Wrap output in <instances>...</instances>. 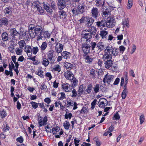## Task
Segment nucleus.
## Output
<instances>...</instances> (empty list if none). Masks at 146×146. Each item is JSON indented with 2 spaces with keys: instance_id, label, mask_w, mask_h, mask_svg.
Wrapping results in <instances>:
<instances>
[{
  "instance_id": "nucleus-12",
  "label": "nucleus",
  "mask_w": 146,
  "mask_h": 146,
  "mask_svg": "<svg viewBox=\"0 0 146 146\" xmlns=\"http://www.w3.org/2000/svg\"><path fill=\"white\" fill-rule=\"evenodd\" d=\"M24 51L27 54L29 57H30L32 55V47L29 45H27L23 49Z\"/></svg>"
},
{
  "instance_id": "nucleus-15",
  "label": "nucleus",
  "mask_w": 146,
  "mask_h": 146,
  "mask_svg": "<svg viewBox=\"0 0 146 146\" xmlns=\"http://www.w3.org/2000/svg\"><path fill=\"white\" fill-rule=\"evenodd\" d=\"M47 121V117L46 116H45L43 119H40L38 121L39 127H40L42 125H45Z\"/></svg>"
},
{
  "instance_id": "nucleus-32",
  "label": "nucleus",
  "mask_w": 146,
  "mask_h": 146,
  "mask_svg": "<svg viewBox=\"0 0 146 146\" xmlns=\"http://www.w3.org/2000/svg\"><path fill=\"white\" fill-rule=\"evenodd\" d=\"M43 73V71L40 68L37 70L36 72V74L41 78H43L44 77Z\"/></svg>"
},
{
  "instance_id": "nucleus-2",
  "label": "nucleus",
  "mask_w": 146,
  "mask_h": 146,
  "mask_svg": "<svg viewBox=\"0 0 146 146\" xmlns=\"http://www.w3.org/2000/svg\"><path fill=\"white\" fill-rule=\"evenodd\" d=\"M107 51L109 52L113 56H116L118 55L119 53V49L118 48L114 47L113 48L111 46L108 45L106 47Z\"/></svg>"
},
{
  "instance_id": "nucleus-3",
  "label": "nucleus",
  "mask_w": 146,
  "mask_h": 146,
  "mask_svg": "<svg viewBox=\"0 0 146 146\" xmlns=\"http://www.w3.org/2000/svg\"><path fill=\"white\" fill-rule=\"evenodd\" d=\"M82 50L84 53L86 55L90 52V47L88 42H86L84 43H83L82 45Z\"/></svg>"
},
{
  "instance_id": "nucleus-35",
  "label": "nucleus",
  "mask_w": 146,
  "mask_h": 146,
  "mask_svg": "<svg viewBox=\"0 0 146 146\" xmlns=\"http://www.w3.org/2000/svg\"><path fill=\"white\" fill-rule=\"evenodd\" d=\"M97 46L98 47L100 51L103 50L105 48L104 45L102 42H99L97 44Z\"/></svg>"
},
{
  "instance_id": "nucleus-40",
  "label": "nucleus",
  "mask_w": 146,
  "mask_h": 146,
  "mask_svg": "<svg viewBox=\"0 0 146 146\" xmlns=\"http://www.w3.org/2000/svg\"><path fill=\"white\" fill-rule=\"evenodd\" d=\"M77 112L80 113V114H86L88 113V110L86 107H83L80 111H78Z\"/></svg>"
},
{
  "instance_id": "nucleus-33",
  "label": "nucleus",
  "mask_w": 146,
  "mask_h": 146,
  "mask_svg": "<svg viewBox=\"0 0 146 146\" xmlns=\"http://www.w3.org/2000/svg\"><path fill=\"white\" fill-rule=\"evenodd\" d=\"M47 46V43L46 42H42L40 46L41 52L42 53L46 48Z\"/></svg>"
},
{
  "instance_id": "nucleus-53",
  "label": "nucleus",
  "mask_w": 146,
  "mask_h": 146,
  "mask_svg": "<svg viewBox=\"0 0 146 146\" xmlns=\"http://www.w3.org/2000/svg\"><path fill=\"white\" fill-rule=\"evenodd\" d=\"M122 25H123V27L126 26L127 27H129V25L128 23V22L127 20L125 19L123 20L122 23Z\"/></svg>"
},
{
  "instance_id": "nucleus-30",
  "label": "nucleus",
  "mask_w": 146,
  "mask_h": 146,
  "mask_svg": "<svg viewBox=\"0 0 146 146\" xmlns=\"http://www.w3.org/2000/svg\"><path fill=\"white\" fill-rule=\"evenodd\" d=\"M1 37L3 40L4 41H6L8 39V35L7 33L3 32L2 34Z\"/></svg>"
},
{
  "instance_id": "nucleus-58",
  "label": "nucleus",
  "mask_w": 146,
  "mask_h": 146,
  "mask_svg": "<svg viewBox=\"0 0 146 146\" xmlns=\"http://www.w3.org/2000/svg\"><path fill=\"white\" fill-rule=\"evenodd\" d=\"M72 95L71 97L72 98H75L77 96H78V93H77L76 91L74 89H73L72 91Z\"/></svg>"
},
{
  "instance_id": "nucleus-51",
  "label": "nucleus",
  "mask_w": 146,
  "mask_h": 146,
  "mask_svg": "<svg viewBox=\"0 0 146 146\" xmlns=\"http://www.w3.org/2000/svg\"><path fill=\"white\" fill-rule=\"evenodd\" d=\"M100 89L99 85L98 84H96L93 88V90L94 93H96L99 92Z\"/></svg>"
},
{
  "instance_id": "nucleus-36",
  "label": "nucleus",
  "mask_w": 146,
  "mask_h": 146,
  "mask_svg": "<svg viewBox=\"0 0 146 146\" xmlns=\"http://www.w3.org/2000/svg\"><path fill=\"white\" fill-rule=\"evenodd\" d=\"M43 38L44 37L45 38H50V34L47 31H43Z\"/></svg>"
},
{
  "instance_id": "nucleus-14",
  "label": "nucleus",
  "mask_w": 146,
  "mask_h": 146,
  "mask_svg": "<svg viewBox=\"0 0 146 146\" xmlns=\"http://www.w3.org/2000/svg\"><path fill=\"white\" fill-rule=\"evenodd\" d=\"M66 2L64 0H59L58 3V6L60 10L63 9L66 7Z\"/></svg>"
},
{
  "instance_id": "nucleus-20",
  "label": "nucleus",
  "mask_w": 146,
  "mask_h": 146,
  "mask_svg": "<svg viewBox=\"0 0 146 146\" xmlns=\"http://www.w3.org/2000/svg\"><path fill=\"white\" fill-rule=\"evenodd\" d=\"M104 61L105 67L107 69H109L111 67L113 64V61L112 60H107Z\"/></svg>"
},
{
  "instance_id": "nucleus-21",
  "label": "nucleus",
  "mask_w": 146,
  "mask_h": 146,
  "mask_svg": "<svg viewBox=\"0 0 146 146\" xmlns=\"http://www.w3.org/2000/svg\"><path fill=\"white\" fill-rule=\"evenodd\" d=\"M87 24L88 26H91L94 22V20L90 17L86 16V21Z\"/></svg>"
},
{
  "instance_id": "nucleus-54",
  "label": "nucleus",
  "mask_w": 146,
  "mask_h": 146,
  "mask_svg": "<svg viewBox=\"0 0 146 146\" xmlns=\"http://www.w3.org/2000/svg\"><path fill=\"white\" fill-rule=\"evenodd\" d=\"M53 70L59 72L61 70L60 66L59 65L57 64L54 66Z\"/></svg>"
},
{
  "instance_id": "nucleus-22",
  "label": "nucleus",
  "mask_w": 146,
  "mask_h": 146,
  "mask_svg": "<svg viewBox=\"0 0 146 146\" xmlns=\"http://www.w3.org/2000/svg\"><path fill=\"white\" fill-rule=\"evenodd\" d=\"M70 85H69L68 83L64 84L62 85V88L66 92H69L71 90L70 88Z\"/></svg>"
},
{
  "instance_id": "nucleus-6",
  "label": "nucleus",
  "mask_w": 146,
  "mask_h": 146,
  "mask_svg": "<svg viewBox=\"0 0 146 146\" xmlns=\"http://www.w3.org/2000/svg\"><path fill=\"white\" fill-rule=\"evenodd\" d=\"M106 48L104 50V54H103L102 59L104 61L108 60H111L112 57L111 54H109V52L107 51Z\"/></svg>"
},
{
  "instance_id": "nucleus-38",
  "label": "nucleus",
  "mask_w": 146,
  "mask_h": 146,
  "mask_svg": "<svg viewBox=\"0 0 146 146\" xmlns=\"http://www.w3.org/2000/svg\"><path fill=\"white\" fill-rule=\"evenodd\" d=\"M60 130V128L57 126L56 127H53L52 129V131L53 134H58V133Z\"/></svg>"
},
{
  "instance_id": "nucleus-62",
  "label": "nucleus",
  "mask_w": 146,
  "mask_h": 146,
  "mask_svg": "<svg viewBox=\"0 0 146 146\" xmlns=\"http://www.w3.org/2000/svg\"><path fill=\"white\" fill-rule=\"evenodd\" d=\"M74 102H73L72 100H68L67 101V106L68 107H69L70 106H73V105H72V104H73Z\"/></svg>"
},
{
  "instance_id": "nucleus-27",
  "label": "nucleus",
  "mask_w": 146,
  "mask_h": 146,
  "mask_svg": "<svg viewBox=\"0 0 146 146\" xmlns=\"http://www.w3.org/2000/svg\"><path fill=\"white\" fill-rule=\"evenodd\" d=\"M0 22L1 23L0 25H2L3 24L5 26H7L8 24V19L6 17H3L0 20Z\"/></svg>"
},
{
  "instance_id": "nucleus-18",
  "label": "nucleus",
  "mask_w": 146,
  "mask_h": 146,
  "mask_svg": "<svg viewBox=\"0 0 146 146\" xmlns=\"http://www.w3.org/2000/svg\"><path fill=\"white\" fill-rule=\"evenodd\" d=\"M13 8L10 6L6 7L4 10V12L5 14L11 15L12 13Z\"/></svg>"
},
{
  "instance_id": "nucleus-45",
  "label": "nucleus",
  "mask_w": 146,
  "mask_h": 146,
  "mask_svg": "<svg viewBox=\"0 0 146 146\" xmlns=\"http://www.w3.org/2000/svg\"><path fill=\"white\" fill-rule=\"evenodd\" d=\"M3 131L4 132H6L7 131H9L10 129V127L7 123H5V124H3Z\"/></svg>"
},
{
  "instance_id": "nucleus-10",
  "label": "nucleus",
  "mask_w": 146,
  "mask_h": 146,
  "mask_svg": "<svg viewBox=\"0 0 146 146\" xmlns=\"http://www.w3.org/2000/svg\"><path fill=\"white\" fill-rule=\"evenodd\" d=\"M114 20L112 18H108L106 21V26L107 27L111 28L115 26Z\"/></svg>"
},
{
  "instance_id": "nucleus-7",
  "label": "nucleus",
  "mask_w": 146,
  "mask_h": 146,
  "mask_svg": "<svg viewBox=\"0 0 146 146\" xmlns=\"http://www.w3.org/2000/svg\"><path fill=\"white\" fill-rule=\"evenodd\" d=\"M114 77L113 76L106 74L103 79V82L104 83H107L109 84L111 82L113 81Z\"/></svg>"
},
{
  "instance_id": "nucleus-13",
  "label": "nucleus",
  "mask_w": 146,
  "mask_h": 146,
  "mask_svg": "<svg viewBox=\"0 0 146 146\" xmlns=\"http://www.w3.org/2000/svg\"><path fill=\"white\" fill-rule=\"evenodd\" d=\"M98 9L96 7H93L91 10L92 16L94 19H96L99 14Z\"/></svg>"
},
{
  "instance_id": "nucleus-60",
  "label": "nucleus",
  "mask_w": 146,
  "mask_h": 146,
  "mask_svg": "<svg viewBox=\"0 0 146 146\" xmlns=\"http://www.w3.org/2000/svg\"><path fill=\"white\" fill-rule=\"evenodd\" d=\"M37 11L38 12L40 13V14H42L44 13V10L40 6L38 7L37 8Z\"/></svg>"
},
{
  "instance_id": "nucleus-8",
  "label": "nucleus",
  "mask_w": 146,
  "mask_h": 146,
  "mask_svg": "<svg viewBox=\"0 0 146 146\" xmlns=\"http://www.w3.org/2000/svg\"><path fill=\"white\" fill-rule=\"evenodd\" d=\"M64 46L62 44L58 42L56 43L55 50L57 53H59L62 52L63 50Z\"/></svg>"
},
{
  "instance_id": "nucleus-5",
  "label": "nucleus",
  "mask_w": 146,
  "mask_h": 146,
  "mask_svg": "<svg viewBox=\"0 0 146 146\" xmlns=\"http://www.w3.org/2000/svg\"><path fill=\"white\" fill-rule=\"evenodd\" d=\"M82 36V38H81V41L82 42L83 40H84V39H86V42H88L90 41V40L89 39L91 38L92 37V35L89 32V31H87L85 33H83Z\"/></svg>"
},
{
  "instance_id": "nucleus-31",
  "label": "nucleus",
  "mask_w": 146,
  "mask_h": 146,
  "mask_svg": "<svg viewBox=\"0 0 146 146\" xmlns=\"http://www.w3.org/2000/svg\"><path fill=\"white\" fill-rule=\"evenodd\" d=\"M100 35L103 38H106L108 34L107 31L102 30L100 31Z\"/></svg>"
},
{
  "instance_id": "nucleus-28",
  "label": "nucleus",
  "mask_w": 146,
  "mask_h": 146,
  "mask_svg": "<svg viewBox=\"0 0 146 146\" xmlns=\"http://www.w3.org/2000/svg\"><path fill=\"white\" fill-rule=\"evenodd\" d=\"M94 58L89 56H87L85 58V62L88 64L92 63L94 60Z\"/></svg>"
},
{
  "instance_id": "nucleus-34",
  "label": "nucleus",
  "mask_w": 146,
  "mask_h": 146,
  "mask_svg": "<svg viewBox=\"0 0 146 146\" xmlns=\"http://www.w3.org/2000/svg\"><path fill=\"white\" fill-rule=\"evenodd\" d=\"M89 29L90 30V31H89V32L92 35H95L96 32V28L94 26H92Z\"/></svg>"
},
{
  "instance_id": "nucleus-41",
  "label": "nucleus",
  "mask_w": 146,
  "mask_h": 146,
  "mask_svg": "<svg viewBox=\"0 0 146 146\" xmlns=\"http://www.w3.org/2000/svg\"><path fill=\"white\" fill-rule=\"evenodd\" d=\"M7 115V113L5 110H3L0 111V116L1 118H5Z\"/></svg>"
},
{
  "instance_id": "nucleus-49",
  "label": "nucleus",
  "mask_w": 146,
  "mask_h": 146,
  "mask_svg": "<svg viewBox=\"0 0 146 146\" xmlns=\"http://www.w3.org/2000/svg\"><path fill=\"white\" fill-rule=\"evenodd\" d=\"M64 65L66 69H71L72 68V65L71 63L68 62H65L64 63Z\"/></svg>"
},
{
  "instance_id": "nucleus-17",
  "label": "nucleus",
  "mask_w": 146,
  "mask_h": 146,
  "mask_svg": "<svg viewBox=\"0 0 146 146\" xmlns=\"http://www.w3.org/2000/svg\"><path fill=\"white\" fill-rule=\"evenodd\" d=\"M106 21L105 20H102L100 21L96 22V25L98 27L100 28H102L106 26Z\"/></svg>"
},
{
  "instance_id": "nucleus-26",
  "label": "nucleus",
  "mask_w": 146,
  "mask_h": 146,
  "mask_svg": "<svg viewBox=\"0 0 146 146\" xmlns=\"http://www.w3.org/2000/svg\"><path fill=\"white\" fill-rule=\"evenodd\" d=\"M11 35L14 37L18 35L19 33L15 28L11 29H10Z\"/></svg>"
},
{
  "instance_id": "nucleus-64",
  "label": "nucleus",
  "mask_w": 146,
  "mask_h": 146,
  "mask_svg": "<svg viewBox=\"0 0 146 146\" xmlns=\"http://www.w3.org/2000/svg\"><path fill=\"white\" fill-rule=\"evenodd\" d=\"M52 9L54 10L56 9V3L54 1H52L50 5H49Z\"/></svg>"
},
{
  "instance_id": "nucleus-48",
  "label": "nucleus",
  "mask_w": 146,
  "mask_h": 146,
  "mask_svg": "<svg viewBox=\"0 0 146 146\" xmlns=\"http://www.w3.org/2000/svg\"><path fill=\"white\" fill-rule=\"evenodd\" d=\"M133 5V1L132 0H128V3L127 5V9H130Z\"/></svg>"
},
{
  "instance_id": "nucleus-61",
  "label": "nucleus",
  "mask_w": 146,
  "mask_h": 146,
  "mask_svg": "<svg viewBox=\"0 0 146 146\" xmlns=\"http://www.w3.org/2000/svg\"><path fill=\"white\" fill-rule=\"evenodd\" d=\"M139 120H140V124H142L144 122L145 120V116L143 114L141 115L140 116Z\"/></svg>"
},
{
  "instance_id": "nucleus-55",
  "label": "nucleus",
  "mask_w": 146,
  "mask_h": 146,
  "mask_svg": "<svg viewBox=\"0 0 146 146\" xmlns=\"http://www.w3.org/2000/svg\"><path fill=\"white\" fill-rule=\"evenodd\" d=\"M120 116L119 114L117 112L115 113L113 116L112 119L113 120H117L119 119Z\"/></svg>"
},
{
  "instance_id": "nucleus-16",
  "label": "nucleus",
  "mask_w": 146,
  "mask_h": 146,
  "mask_svg": "<svg viewBox=\"0 0 146 146\" xmlns=\"http://www.w3.org/2000/svg\"><path fill=\"white\" fill-rule=\"evenodd\" d=\"M43 5L44 6V8L46 10L47 12L51 14L52 13V10L49 7L50 5L48 3L46 2H43Z\"/></svg>"
},
{
  "instance_id": "nucleus-59",
  "label": "nucleus",
  "mask_w": 146,
  "mask_h": 146,
  "mask_svg": "<svg viewBox=\"0 0 146 146\" xmlns=\"http://www.w3.org/2000/svg\"><path fill=\"white\" fill-rule=\"evenodd\" d=\"M60 96L58 98L60 100H63L65 98L66 96L65 94L63 92H61L60 93Z\"/></svg>"
},
{
  "instance_id": "nucleus-39",
  "label": "nucleus",
  "mask_w": 146,
  "mask_h": 146,
  "mask_svg": "<svg viewBox=\"0 0 146 146\" xmlns=\"http://www.w3.org/2000/svg\"><path fill=\"white\" fill-rule=\"evenodd\" d=\"M59 14L60 18H65L66 17V13L63 10L59 12Z\"/></svg>"
},
{
  "instance_id": "nucleus-11",
  "label": "nucleus",
  "mask_w": 146,
  "mask_h": 146,
  "mask_svg": "<svg viewBox=\"0 0 146 146\" xmlns=\"http://www.w3.org/2000/svg\"><path fill=\"white\" fill-rule=\"evenodd\" d=\"M64 75L66 78L70 80H72V78L74 77L72 72L68 70L65 72Z\"/></svg>"
},
{
  "instance_id": "nucleus-43",
  "label": "nucleus",
  "mask_w": 146,
  "mask_h": 146,
  "mask_svg": "<svg viewBox=\"0 0 146 146\" xmlns=\"http://www.w3.org/2000/svg\"><path fill=\"white\" fill-rule=\"evenodd\" d=\"M77 11H79L80 13H82L84 12V6L83 5H79L78 8L77 9Z\"/></svg>"
},
{
  "instance_id": "nucleus-42",
  "label": "nucleus",
  "mask_w": 146,
  "mask_h": 146,
  "mask_svg": "<svg viewBox=\"0 0 146 146\" xmlns=\"http://www.w3.org/2000/svg\"><path fill=\"white\" fill-rule=\"evenodd\" d=\"M63 126L65 129L68 130L69 129L70 125L68 121H66L64 123Z\"/></svg>"
},
{
  "instance_id": "nucleus-9",
  "label": "nucleus",
  "mask_w": 146,
  "mask_h": 146,
  "mask_svg": "<svg viewBox=\"0 0 146 146\" xmlns=\"http://www.w3.org/2000/svg\"><path fill=\"white\" fill-rule=\"evenodd\" d=\"M108 101L104 98H100L99 101V106L102 108H104L108 104Z\"/></svg>"
},
{
  "instance_id": "nucleus-24",
  "label": "nucleus",
  "mask_w": 146,
  "mask_h": 146,
  "mask_svg": "<svg viewBox=\"0 0 146 146\" xmlns=\"http://www.w3.org/2000/svg\"><path fill=\"white\" fill-rule=\"evenodd\" d=\"M104 2L102 0H96L95 4L98 7H102L104 6Z\"/></svg>"
},
{
  "instance_id": "nucleus-19",
  "label": "nucleus",
  "mask_w": 146,
  "mask_h": 146,
  "mask_svg": "<svg viewBox=\"0 0 146 146\" xmlns=\"http://www.w3.org/2000/svg\"><path fill=\"white\" fill-rule=\"evenodd\" d=\"M61 55L63 58L67 59L70 58L71 53L67 51H64L61 53Z\"/></svg>"
},
{
  "instance_id": "nucleus-25",
  "label": "nucleus",
  "mask_w": 146,
  "mask_h": 146,
  "mask_svg": "<svg viewBox=\"0 0 146 146\" xmlns=\"http://www.w3.org/2000/svg\"><path fill=\"white\" fill-rule=\"evenodd\" d=\"M18 45L19 48L22 49H24V47H25L27 45V44L25 43V40H21L18 42Z\"/></svg>"
},
{
  "instance_id": "nucleus-37",
  "label": "nucleus",
  "mask_w": 146,
  "mask_h": 146,
  "mask_svg": "<svg viewBox=\"0 0 146 146\" xmlns=\"http://www.w3.org/2000/svg\"><path fill=\"white\" fill-rule=\"evenodd\" d=\"M72 86L74 88L78 84V80L75 77H73L72 79Z\"/></svg>"
},
{
  "instance_id": "nucleus-29",
  "label": "nucleus",
  "mask_w": 146,
  "mask_h": 146,
  "mask_svg": "<svg viewBox=\"0 0 146 146\" xmlns=\"http://www.w3.org/2000/svg\"><path fill=\"white\" fill-rule=\"evenodd\" d=\"M65 111L66 113L64 115L65 118L66 119H70L72 117V113H69V111L67 109H66Z\"/></svg>"
},
{
  "instance_id": "nucleus-4",
  "label": "nucleus",
  "mask_w": 146,
  "mask_h": 146,
  "mask_svg": "<svg viewBox=\"0 0 146 146\" xmlns=\"http://www.w3.org/2000/svg\"><path fill=\"white\" fill-rule=\"evenodd\" d=\"M54 51L52 50H50L47 53V59L50 61L51 64L54 63L55 60L54 59Z\"/></svg>"
},
{
  "instance_id": "nucleus-23",
  "label": "nucleus",
  "mask_w": 146,
  "mask_h": 146,
  "mask_svg": "<svg viewBox=\"0 0 146 146\" xmlns=\"http://www.w3.org/2000/svg\"><path fill=\"white\" fill-rule=\"evenodd\" d=\"M50 62V61L47 58L44 57H42L41 61V63L45 67L47 66L48 65Z\"/></svg>"
},
{
  "instance_id": "nucleus-63",
  "label": "nucleus",
  "mask_w": 146,
  "mask_h": 146,
  "mask_svg": "<svg viewBox=\"0 0 146 146\" xmlns=\"http://www.w3.org/2000/svg\"><path fill=\"white\" fill-rule=\"evenodd\" d=\"M39 2L38 1H34L33 3H32V5L33 6H35V7H36L37 8L38 7H39Z\"/></svg>"
},
{
  "instance_id": "nucleus-57",
  "label": "nucleus",
  "mask_w": 146,
  "mask_h": 146,
  "mask_svg": "<svg viewBox=\"0 0 146 146\" xmlns=\"http://www.w3.org/2000/svg\"><path fill=\"white\" fill-rule=\"evenodd\" d=\"M30 103L32 105V107L34 109H36L38 107V103L32 101L30 102Z\"/></svg>"
},
{
  "instance_id": "nucleus-46",
  "label": "nucleus",
  "mask_w": 146,
  "mask_h": 146,
  "mask_svg": "<svg viewBox=\"0 0 146 146\" xmlns=\"http://www.w3.org/2000/svg\"><path fill=\"white\" fill-rule=\"evenodd\" d=\"M83 90L82 86H80L77 92L78 97L80 96L81 95L83 94Z\"/></svg>"
},
{
  "instance_id": "nucleus-50",
  "label": "nucleus",
  "mask_w": 146,
  "mask_h": 146,
  "mask_svg": "<svg viewBox=\"0 0 146 146\" xmlns=\"http://www.w3.org/2000/svg\"><path fill=\"white\" fill-rule=\"evenodd\" d=\"M39 50L37 46L33 47L32 48V53L35 55L36 54Z\"/></svg>"
},
{
  "instance_id": "nucleus-52",
  "label": "nucleus",
  "mask_w": 146,
  "mask_h": 146,
  "mask_svg": "<svg viewBox=\"0 0 146 146\" xmlns=\"http://www.w3.org/2000/svg\"><path fill=\"white\" fill-rule=\"evenodd\" d=\"M90 76L92 78H94L95 77V71L93 69H92L90 70Z\"/></svg>"
},
{
  "instance_id": "nucleus-1",
  "label": "nucleus",
  "mask_w": 146,
  "mask_h": 146,
  "mask_svg": "<svg viewBox=\"0 0 146 146\" xmlns=\"http://www.w3.org/2000/svg\"><path fill=\"white\" fill-rule=\"evenodd\" d=\"M29 34L30 36L34 38L35 36L37 37V40H39L43 38L42 35L43 33V29L40 26H36L33 24L30 25L29 27Z\"/></svg>"
},
{
  "instance_id": "nucleus-56",
  "label": "nucleus",
  "mask_w": 146,
  "mask_h": 146,
  "mask_svg": "<svg viewBox=\"0 0 146 146\" xmlns=\"http://www.w3.org/2000/svg\"><path fill=\"white\" fill-rule=\"evenodd\" d=\"M128 91L123 90L121 94V97L122 99H124L126 97Z\"/></svg>"
},
{
  "instance_id": "nucleus-47",
  "label": "nucleus",
  "mask_w": 146,
  "mask_h": 146,
  "mask_svg": "<svg viewBox=\"0 0 146 146\" xmlns=\"http://www.w3.org/2000/svg\"><path fill=\"white\" fill-rule=\"evenodd\" d=\"M22 49L19 48H17L15 49V52L16 54L19 55H20L22 54L23 52Z\"/></svg>"
},
{
  "instance_id": "nucleus-44",
  "label": "nucleus",
  "mask_w": 146,
  "mask_h": 146,
  "mask_svg": "<svg viewBox=\"0 0 146 146\" xmlns=\"http://www.w3.org/2000/svg\"><path fill=\"white\" fill-rule=\"evenodd\" d=\"M92 86L91 84H89L88 85L86 90V91L88 94H90L91 93L92 90Z\"/></svg>"
}]
</instances>
